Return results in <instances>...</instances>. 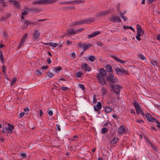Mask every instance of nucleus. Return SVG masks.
<instances>
[{
	"instance_id": "obj_64",
	"label": "nucleus",
	"mask_w": 160,
	"mask_h": 160,
	"mask_svg": "<svg viewBox=\"0 0 160 160\" xmlns=\"http://www.w3.org/2000/svg\"><path fill=\"white\" fill-rule=\"evenodd\" d=\"M137 122H139V123H142L143 122V121L142 120H138L137 121Z\"/></svg>"
},
{
	"instance_id": "obj_48",
	"label": "nucleus",
	"mask_w": 160,
	"mask_h": 160,
	"mask_svg": "<svg viewBox=\"0 0 160 160\" xmlns=\"http://www.w3.org/2000/svg\"><path fill=\"white\" fill-rule=\"evenodd\" d=\"M94 37H95V36H94V35L92 33L90 34H89L88 35V38H89V39H90L91 38Z\"/></svg>"
},
{
	"instance_id": "obj_60",
	"label": "nucleus",
	"mask_w": 160,
	"mask_h": 160,
	"mask_svg": "<svg viewBox=\"0 0 160 160\" xmlns=\"http://www.w3.org/2000/svg\"><path fill=\"white\" fill-rule=\"evenodd\" d=\"M48 68V66H43L42 67V68L43 69H45Z\"/></svg>"
},
{
	"instance_id": "obj_11",
	"label": "nucleus",
	"mask_w": 160,
	"mask_h": 160,
	"mask_svg": "<svg viewBox=\"0 0 160 160\" xmlns=\"http://www.w3.org/2000/svg\"><path fill=\"white\" fill-rule=\"evenodd\" d=\"M134 105L137 114H139L141 112V108H140V105L137 102L134 103Z\"/></svg>"
},
{
	"instance_id": "obj_47",
	"label": "nucleus",
	"mask_w": 160,
	"mask_h": 160,
	"mask_svg": "<svg viewBox=\"0 0 160 160\" xmlns=\"http://www.w3.org/2000/svg\"><path fill=\"white\" fill-rule=\"evenodd\" d=\"M17 80V79L16 78H14L12 80L11 82V84L12 85H13L15 82Z\"/></svg>"
},
{
	"instance_id": "obj_15",
	"label": "nucleus",
	"mask_w": 160,
	"mask_h": 160,
	"mask_svg": "<svg viewBox=\"0 0 160 160\" xmlns=\"http://www.w3.org/2000/svg\"><path fill=\"white\" fill-rule=\"evenodd\" d=\"M8 127L5 128L6 130L9 133H12L14 129V127L12 125H10L8 124Z\"/></svg>"
},
{
	"instance_id": "obj_9",
	"label": "nucleus",
	"mask_w": 160,
	"mask_h": 160,
	"mask_svg": "<svg viewBox=\"0 0 160 160\" xmlns=\"http://www.w3.org/2000/svg\"><path fill=\"white\" fill-rule=\"evenodd\" d=\"M118 132L119 134H121L126 133L127 132L126 128L123 126H120L118 130Z\"/></svg>"
},
{
	"instance_id": "obj_46",
	"label": "nucleus",
	"mask_w": 160,
	"mask_h": 160,
	"mask_svg": "<svg viewBox=\"0 0 160 160\" xmlns=\"http://www.w3.org/2000/svg\"><path fill=\"white\" fill-rule=\"evenodd\" d=\"M139 58L142 60H144L146 59L145 57L142 54H141L140 55Z\"/></svg>"
},
{
	"instance_id": "obj_59",
	"label": "nucleus",
	"mask_w": 160,
	"mask_h": 160,
	"mask_svg": "<svg viewBox=\"0 0 160 160\" xmlns=\"http://www.w3.org/2000/svg\"><path fill=\"white\" fill-rule=\"evenodd\" d=\"M24 22L25 23H26L27 24V26L30 23V22L28 20L24 21Z\"/></svg>"
},
{
	"instance_id": "obj_17",
	"label": "nucleus",
	"mask_w": 160,
	"mask_h": 160,
	"mask_svg": "<svg viewBox=\"0 0 160 160\" xmlns=\"http://www.w3.org/2000/svg\"><path fill=\"white\" fill-rule=\"evenodd\" d=\"M82 1H72L70 2H60V4H74L77 2L78 4L80 3Z\"/></svg>"
},
{
	"instance_id": "obj_49",
	"label": "nucleus",
	"mask_w": 160,
	"mask_h": 160,
	"mask_svg": "<svg viewBox=\"0 0 160 160\" xmlns=\"http://www.w3.org/2000/svg\"><path fill=\"white\" fill-rule=\"evenodd\" d=\"M35 72L36 74L37 75H41L42 74V72L39 70H37Z\"/></svg>"
},
{
	"instance_id": "obj_61",
	"label": "nucleus",
	"mask_w": 160,
	"mask_h": 160,
	"mask_svg": "<svg viewBox=\"0 0 160 160\" xmlns=\"http://www.w3.org/2000/svg\"><path fill=\"white\" fill-rule=\"evenodd\" d=\"M146 140L148 142V143L150 145L152 143V142L149 140H148L147 138H146Z\"/></svg>"
},
{
	"instance_id": "obj_5",
	"label": "nucleus",
	"mask_w": 160,
	"mask_h": 160,
	"mask_svg": "<svg viewBox=\"0 0 160 160\" xmlns=\"http://www.w3.org/2000/svg\"><path fill=\"white\" fill-rule=\"evenodd\" d=\"M107 81L111 83H116L117 81V79L111 74L107 77Z\"/></svg>"
},
{
	"instance_id": "obj_29",
	"label": "nucleus",
	"mask_w": 160,
	"mask_h": 160,
	"mask_svg": "<svg viewBox=\"0 0 160 160\" xmlns=\"http://www.w3.org/2000/svg\"><path fill=\"white\" fill-rule=\"evenodd\" d=\"M82 72L81 71L78 72L75 74V76L78 78H80L82 77Z\"/></svg>"
},
{
	"instance_id": "obj_24",
	"label": "nucleus",
	"mask_w": 160,
	"mask_h": 160,
	"mask_svg": "<svg viewBox=\"0 0 160 160\" xmlns=\"http://www.w3.org/2000/svg\"><path fill=\"white\" fill-rule=\"evenodd\" d=\"M53 69L55 72L58 73L62 70V68L61 67L59 66L54 68Z\"/></svg>"
},
{
	"instance_id": "obj_40",
	"label": "nucleus",
	"mask_w": 160,
	"mask_h": 160,
	"mask_svg": "<svg viewBox=\"0 0 160 160\" xmlns=\"http://www.w3.org/2000/svg\"><path fill=\"white\" fill-rule=\"evenodd\" d=\"M107 131V129L106 128H102V133H105Z\"/></svg>"
},
{
	"instance_id": "obj_52",
	"label": "nucleus",
	"mask_w": 160,
	"mask_h": 160,
	"mask_svg": "<svg viewBox=\"0 0 160 160\" xmlns=\"http://www.w3.org/2000/svg\"><path fill=\"white\" fill-rule=\"evenodd\" d=\"M43 114V112L42 110H39V115L40 117H41Z\"/></svg>"
},
{
	"instance_id": "obj_53",
	"label": "nucleus",
	"mask_w": 160,
	"mask_h": 160,
	"mask_svg": "<svg viewBox=\"0 0 160 160\" xmlns=\"http://www.w3.org/2000/svg\"><path fill=\"white\" fill-rule=\"evenodd\" d=\"M93 102L94 103H96L97 102V99L96 98V96L94 95L93 96Z\"/></svg>"
},
{
	"instance_id": "obj_18",
	"label": "nucleus",
	"mask_w": 160,
	"mask_h": 160,
	"mask_svg": "<svg viewBox=\"0 0 160 160\" xmlns=\"http://www.w3.org/2000/svg\"><path fill=\"white\" fill-rule=\"evenodd\" d=\"M146 117L147 119L150 122H152L155 119L153 118L152 116L149 113H147L146 115Z\"/></svg>"
},
{
	"instance_id": "obj_31",
	"label": "nucleus",
	"mask_w": 160,
	"mask_h": 160,
	"mask_svg": "<svg viewBox=\"0 0 160 160\" xmlns=\"http://www.w3.org/2000/svg\"><path fill=\"white\" fill-rule=\"evenodd\" d=\"M47 75L49 78H52L54 76V74L51 72H48Z\"/></svg>"
},
{
	"instance_id": "obj_23",
	"label": "nucleus",
	"mask_w": 160,
	"mask_h": 160,
	"mask_svg": "<svg viewBox=\"0 0 160 160\" xmlns=\"http://www.w3.org/2000/svg\"><path fill=\"white\" fill-rule=\"evenodd\" d=\"M45 4H52L56 2V0H44Z\"/></svg>"
},
{
	"instance_id": "obj_8",
	"label": "nucleus",
	"mask_w": 160,
	"mask_h": 160,
	"mask_svg": "<svg viewBox=\"0 0 160 160\" xmlns=\"http://www.w3.org/2000/svg\"><path fill=\"white\" fill-rule=\"evenodd\" d=\"M28 37V33H25L23 35L22 38L21 39L20 42L18 45V48H20L23 44L24 42H25L27 37Z\"/></svg>"
},
{
	"instance_id": "obj_37",
	"label": "nucleus",
	"mask_w": 160,
	"mask_h": 160,
	"mask_svg": "<svg viewBox=\"0 0 160 160\" xmlns=\"http://www.w3.org/2000/svg\"><path fill=\"white\" fill-rule=\"evenodd\" d=\"M101 92L103 95H104L106 94L107 92V90L104 88H102L101 89Z\"/></svg>"
},
{
	"instance_id": "obj_10",
	"label": "nucleus",
	"mask_w": 160,
	"mask_h": 160,
	"mask_svg": "<svg viewBox=\"0 0 160 160\" xmlns=\"http://www.w3.org/2000/svg\"><path fill=\"white\" fill-rule=\"evenodd\" d=\"M40 34V32L38 30H35L32 35L33 38L35 40L39 38Z\"/></svg>"
},
{
	"instance_id": "obj_19",
	"label": "nucleus",
	"mask_w": 160,
	"mask_h": 160,
	"mask_svg": "<svg viewBox=\"0 0 160 160\" xmlns=\"http://www.w3.org/2000/svg\"><path fill=\"white\" fill-rule=\"evenodd\" d=\"M67 33L70 35H75L76 33V30H75L71 28L67 30Z\"/></svg>"
},
{
	"instance_id": "obj_50",
	"label": "nucleus",
	"mask_w": 160,
	"mask_h": 160,
	"mask_svg": "<svg viewBox=\"0 0 160 160\" xmlns=\"http://www.w3.org/2000/svg\"><path fill=\"white\" fill-rule=\"evenodd\" d=\"M71 57L73 58V59H75L76 58V54L75 53L73 52H72V53H71Z\"/></svg>"
},
{
	"instance_id": "obj_32",
	"label": "nucleus",
	"mask_w": 160,
	"mask_h": 160,
	"mask_svg": "<svg viewBox=\"0 0 160 160\" xmlns=\"http://www.w3.org/2000/svg\"><path fill=\"white\" fill-rule=\"evenodd\" d=\"M12 3L16 7L18 8L19 6V3L18 2L16 1H12Z\"/></svg>"
},
{
	"instance_id": "obj_56",
	"label": "nucleus",
	"mask_w": 160,
	"mask_h": 160,
	"mask_svg": "<svg viewBox=\"0 0 160 160\" xmlns=\"http://www.w3.org/2000/svg\"><path fill=\"white\" fill-rule=\"evenodd\" d=\"M24 111L25 112H27L26 114L28 113V112L29 111V109L28 108H24Z\"/></svg>"
},
{
	"instance_id": "obj_16",
	"label": "nucleus",
	"mask_w": 160,
	"mask_h": 160,
	"mask_svg": "<svg viewBox=\"0 0 160 160\" xmlns=\"http://www.w3.org/2000/svg\"><path fill=\"white\" fill-rule=\"evenodd\" d=\"M112 58H113L114 59H115V60L117 61V62H120L122 63H124L125 62V61H123L121 59L119 58L118 57L113 55L112 56Z\"/></svg>"
},
{
	"instance_id": "obj_2",
	"label": "nucleus",
	"mask_w": 160,
	"mask_h": 160,
	"mask_svg": "<svg viewBox=\"0 0 160 160\" xmlns=\"http://www.w3.org/2000/svg\"><path fill=\"white\" fill-rule=\"evenodd\" d=\"M94 20L92 19H90L89 20H79L73 22L70 24V26L72 27L78 25H81L86 23L87 24H89L93 22Z\"/></svg>"
},
{
	"instance_id": "obj_43",
	"label": "nucleus",
	"mask_w": 160,
	"mask_h": 160,
	"mask_svg": "<svg viewBox=\"0 0 160 160\" xmlns=\"http://www.w3.org/2000/svg\"><path fill=\"white\" fill-rule=\"evenodd\" d=\"M94 35V36L95 37L97 35L100 34V32L99 31H96L95 32L92 33Z\"/></svg>"
},
{
	"instance_id": "obj_3",
	"label": "nucleus",
	"mask_w": 160,
	"mask_h": 160,
	"mask_svg": "<svg viewBox=\"0 0 160 160\" xmlns=\"http://www.w3.org/2000/svg\"><path fill=\"white\" fill-rule=\"evenodd\" d=\"M136 28L137 30V35L136 36V38L138 41H139L141 40L140 37L144 34V32L141 27L139 24L137 25Z\"/></svg>"
},
{
	"instance_id": "obj_25",
	"label": "nucleus",
	"mask_w": 160,
	"mask_h": 160,
	"mask_svg": "<svg viewBox=\"0 0 160 160\" xmlns=\"http://www.w3.org/2000/svg\"><path fill=\"white\" fill-rule=\"evenodd\" d=\"M58 45V44L56 43H54L52 42H49V46L53 48H56Z\"/></svg>"
},
{
	"instance_id": "obj_38",
	"label": "nucleus",
	"mask_w": 160,
	"mask_h": 160,
	"mask_svg": "<svg viewBox=\"0 0 160 160\" xmlns=\"http://www.w3.org/2000/svg\"><path fill=\"white\" fill-rule=\"evenodd\" d=\"M84 30V28H80L76 30V33L81 32Z\"/></svg>"
},
{
	"instance_id": "obj_27",
	"label": "nucleus",
	"mask_w": 160,
	"mask_h": 160,
	"mask_svg": "<svg viewBox=\"0 0 160 160\" xmlns=\"http://www.w3.org/2000/svg\"><path fill=\"white\" fill-rule=\"evenodd\" d=\"M88 60L91 62H93L95 60V58L93 55H91L88 57Z\"/></svg>"
},
{
	"instance_id": "obj_62",
	"label": "nucleus",
	"mask_w": 160,
	"mask_h": 160,
	"mask_svg": "<svg viewBox=\"0 0 160 160\" xmlns=\"http://www.w3.org/2000/svg\"><path fill=\"white\" fill-rule=\"evenodd\" d=\"M157 38L158 40H160V34H158L157 35Z\"/></svg>"
},
{
	"instance_id": "obj_20",
	"label": "nucleus",
	"mask_w": 160,
	"mask_h": 160,
	"mask_svg": "<svg viewBox=\"0 0 160 160\" xmlns=\"http://www.w3.org/2000/svg\"><path fill=\"white\" fill-rule=\"evenodd\" d=\"M109 11H102L101 12H99L97 16L98 17L105 15L107 14H109Z\"/></svg>"
},
{
	"instance_id": "obj_42",
	"label": "nucleus",
	"mask_w": 160,
	"mask_h": 160,
	"mask_svg": "<svg viewBox=\"0 0 160 160\" xmlns=\"http://www.w3.org/2000/svg\"><path fill=\"white\" fill-rule=\"evenodd\" d=\"M61 88V89L64 91L67 90L69 89V88L68 87H64V86H62Z\"/></svg>"
},
{
	"instance_id": "obj_21",
	"label": "nucleus",
	"mask_w": 160,
	"mask_h": 160,
	"mask_svg": "<svg viewBox=\"0 0 160 160\" xmlns=\"http://www.w3.org/2000/svg\"><path fill=\"white\" fill-rule=\"evenodd\" d=\"M105 68L106 71L108 72H111L112 71V67L110 65H107L105 67Z\"/></svg>"
},
{
	"instance_id": "obj_13",
	"label": "nucleus",
	"mask_w": 160,
	"mask_h": 160,
	"mask_svg": "<svg viewBox=\"0 0 160 160\" xmlns=\"http://www.w3.org/2000/svg\"><path fill=\"white\" fill-rule=\"evenodd\" d=\"M32 3L35 5H44L45 4L44 0H36L33 1Z\"/></svg>"
},
{
	"instance_id": "obj_58",
	"label": "nucleus",
	"mask_w": 160,
	"mask_h": 160,
	"mask_svg": "<svg viewBox=\"0 0 160 160\" xmlns=\"http://www.w3.org/2000/svg\"><path fill=\"white\" fill-rule=\"evenodd\" d=\"M24 113L23 112L20 113L19 114V116L20 117L22 118L24 115Z\"/></svg>"
},
{
	"instance_id": "obj_12",
	"label": "nucleus",
	"mask_w": 160,
	"mask_h": 160,
	"mask_svg": "<svg viewBox=\"0 0 160 160\" xmlns=\"http://www.w3.org/2000/svg\"><path fill=\"white\" fill-rule=\"evenodd\" d=\"M81 67L82 68L84 69L86 71L89 72L91 70V67L86 63L83 64L81 66Z\"/></svg>"
},
{
	"instance_id": "obj_44",
	"label": "nucleus",
	"mask_w": 160,
	"mask_h": 160,
	"mask_svg": "<svg viewBox=\"0 0 160 160\" xmlns=\"http://www.w3.org/2000/svg\"><path fill=\"white\" fill-rule=\"evenodd\" d=\"M0 59L2 61H3V55L2 52H0Z\"/></svg>"
},
{
	"instance_id": "obj_14",
	"label": "nucleus",
	"mask_w": 160,
	"mask_h": 160,
	"mask_svg": "<svg viewBox=\"0 0 160 160\" xmlns=\"http://www.w3.org/2000/svg\"><path fill=\"white\" fill-rule=\"evenodd\" d=\"M94 110L98 111L102 108V105L101 103L100 102H98L97 105H94Z\"/></svg>"
},
{
	"instance_id": "obj_41",
	"label": "nucleus",
	"mask_w": 160,
	"mask_h": 160,
	"mask_svg": "<svg viewBox=\"0 0 160 160\" xmlns=\"http://www.w3.org/2000/svg\"><path fill=\"white\" fill-rule=\"evenodd\" d=\"M79 88H80L81 89H82L83 90H84L85 88L83 84H80L79 85Z\"/></svg>"
},
{
	"instance_id": "obj_4",
	"label": "nucleus",
	"mask_w": 160,
	"mask_h": 160,
	"mask_svg": "<svg viewBox=\"0 0 160 160\" xmlns=\"http://www.w3.org/2000/svg\"><path fill=\"white\" fill-rule=\"evenodd\" d=\"M109 20L112 23H114L116 22H119L121 21L120 18L115 14L112 15L109 17Z\"/></svg>"
},
{
	"instance_id": "obj_39",
	"label": "nucleus",
	"mask_w": 160,
	"mask_h": 160,
	"mask_svg": "<svg viewBox=\"0 0 160 160\" xmlns=\"http://www.w3.org/2000/svg\"><path fill=\"white\" fill-rule=\"evenodd\" d=\"M2 36L4 38H6L8 37V34L5 31H2Z\"/></svg>"
},
{
	"instance_id": "obj_54",
	"label": "nucleus",
	"mask_w": 160,
	"mask_h": 160,
	"mask_svg": "<svg viewBox=\"0 0 160 160\" xmlns=\"http://www.w3.org/2000/svg\"><path fill=\"white\" fill-rule=\"evenodd\" d=\"M157 0H148V2L149 4H151L153 2L156 1Z\"/></svg>"
},
{
	"instance_id": "obj_36",
	"label": "nucleus",
	"mask_w": 160,
	"mask_h": 160,
	"mask_svg": "<svg viewBox=\"0 0 160 160\" xmlns=\"http://www.w3.org/2000/svg\"><path fill=\"white\" fill-rule=\"evenodd\" d=\"M20 155L23 158H25L27 157L26 154L25 153L23 152L21 153L20 154Z\"/></svg>"
},
{
	"instance_id": "obj_22",
	"label": "nucleus",
	"mask_w": 160,
	"mask_h": 160,
	"mask_svg": "<svg viewBox=\"0 0 160 160\" xmlns=\"http://www.w3.org/2000/svg\"><path fill=\"white\" fill-rule=\"evenodd\" d=\"M118 140V138L117 137H114L111 141V144H115Z\"/></svg>"
},
{
	"instance_id": "obj_45",
	"label": "nucleus",
	"mask_w": 160,
	"mask_h": 160,
	"mask_svg": "<svg viewBox=\"0 0 160 160\" xmlns=\"http://www.w3.org/2000/svg\"><path fill=\"white\" fill-rule=\"evenodd\" d=\"M47 112L48 115L50 116H52L53 115V112L51 110H48Z\"/></svg>"
},
{
	"instance_id": "obj_28",
	"label": "nucleus",
	"mask_w": 160,
	"mask_h": 160,
	"mask_svg": "<svg viewBox=\"0 0 160 160\" xmlns=\"http://www.w3.org/2000/svg\"><path fill=\"white\" fill-rule=\"evenodd\" d=\"M112 108L110 107H106L105 109V111L107 113L110 112L112 111Z\"/></svg>"
},
{
	"instance_id": "obj_1",
	"label": "nucleus",
	"mask_w": 160,
	"mask_h": 160,
	"mask_svg": "<svg viewBox=\"0 0 160 160\" xmlns=\"http://www.w3.org/2000/svg\"><path fill=\"white\" fill-rule=\"evenodd\" d=\"M107 75L106 72L104 69L102 68L99 69L98 73L96 75V78L100 85L103 86L106 84V82L104 79V77L106 76Z\"/></svg>"
},
{
	"instance_id": "obj_34",
	"label": "nucleus",
	"mask_w": 160,
	"mask_h": 160,
	"mask_svg": "<svg viewBox=\"0 0 160 160\" xmlns=\"http://www.w3.org/2000/svg\"><path fill=\"white\" fill-rule=\"evenodd\" d=\"M124 13H122L121 12H120V14L121 18H123L124 21H126L127 20V18L126 17H124L123 16Z\"/></svg>"
},
{
	"instance_id": "obj_30",
	"label": "nucleus",
	"mask_w": 160,
	"mask_h": 160,
	"mask_svg": "<svg viewBox=\"0 0 160 160\" xmlns=\"http://www.w3.org/2000/svg\"><path fill=\"white\" fill-rule=\"evenodd\" d=\"M28 13V12L27 10H25L24 11L22 12V16L21 17V19H23L24 18V16L26 15Z\"/></svg>"
},
{
	"instance_id": "obj_6",
	"label": "nucleus",
	"mask_w": 160,
	"mask_h": 160,
	"mask_svg": "<svg viewBox=\"0 0 160 160\" xmlns=\"http://www.w3.org/2000/svg\"><path fill=\"white\" fill-rule=\"evenodd\" d=\"M115 70L116 73L118 75L122 73L128 74V70H125L122 68H115Z\"/></svg>"
},
{
	"instance_id": "obj_63",
	"label": "nucleus",
	"mask_w": 160,
	"mask_h": 160,
	"mask_svg": "<svg viewBox=\"0 0 160 160\" xmlns=\"http://www.w3.org/2000/svg\"><path fill=\"white\" fill-rule=\"evenodd\" d=\"M112 117L115 119H117L118 117L116 115H112Z\"/></svg>"
},
{
	"instance_id": "obj_33",
	"label": "nucleus",
	"mask_w": 160,
	"mask_h": 160,
	"mask_svg": "<svg viewBox=\"0 0 160 160\" xmlns=\"http://www.w3.org/2000/svg\"><path fill=\"white\" fill-rule=\"evenodd\" d=\"M127 28H129L131 30H132V31H134V32H135V31L134 30L133 28L130 26H123V29L125 30H126Z\"/></svg>"
},
{
	"instance_id": "obj_26",
	"label": "nucleus",
	"mask_w": 160,
	"mask_h": 160,
	"mask_svg": "<svg viewBox=\"0 0 160 160\" xmlns=\"http://www.w3.org/2000/svg\"><path fill=\"white\" fill-rule=\"evenodd\" d=\"M150 62L151 63L154 67H157L158 66V62L157 61L154 60L152 59L151 60Z\"/></svg>"
},
{
	"instance_id": "obj_55",
	"label": "nucleus",
	"mask_w": 160,
	"mask_h": 160,
	"mask_svg": "<svg viewBox=\"0 0 160 160\" xmlns=\"http://www.w3.org/2000/svg\"><path fill=\"white\" fill-rule=\"evenodd\" d=\"M47 61L48 64H50L51 63L52 61L50 58H48L47 59Z\"/></svg>"
},
{
	"instance_id": "obj_51",
	"label": "nucleus",
	"mask_w": 160,
	"mask_h": 160,
	"mask_svg": "<svg viewBox=\"0 0 160 160\" xmlns=\"http://www.w3.org/2000/svg\"><path fill=\"white\" fill-rule=\"evenodd\" d=\"M2 68L3 69V71L4 73H6V68L5 66L3 65L2 67Z\"/></svg>"
},
{
	"instance_id": "obj_7",
	"label": "nucleus",
	"mask_w": 160,
	"mask_h": 160,
	"mask_svg": "<svg viewBox=\"0 0 160 160\" xmlns=\"http://www.w3.org/2000/svg\"><path fill=\"white\" fill-rule=\"evenodd\" d=\"M112 88L114 90L115 93L117 94H118L122 89L121 87L117 85H115L112 86Z\"/></svg>"
},
{
	"instance_id": "obj_35",
	"label": "nucleus",
	"mask_w": 160,
	"mask_h": 160,
	"mask_svg": "<svg viewBox=\"0 0 160 160\" xmlns=\"http://www.w3.org/2000/svg\"><path fill=\"white\" fill-rule=\"evenodd\" d=\"M91 47V45L90 44H89L88 45H86L85 44L84 46V51H85L86 49H88V48H90Z\"/></svg>"
},
{
	"instance_id": "obj_57",
	"label": "nucleus",
	"mask_w": 160,
	"mask_h": 160,
	"mask_svg": "<svg viewBox=\"0 0 160 160\" xmlns=\"http://www.w3.org/2000/svg\"><path fill=\"white\" fill-rule=\"evenodd\" d=\"M85 44H83V43H80L79 44V46L80 47L82 48H83L85 46Z\"/></svg>"
}]
</instances>
